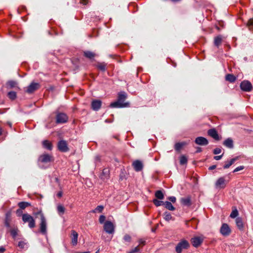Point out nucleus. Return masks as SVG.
Listing matches in <instances>:
<instances>
[{"label": "nucleus", "mask_w": 253, "mask_h": 253, "mask_svg": "<svg viewBox=\"0 0 253 253\" xmlns=\"http://www.w3.org/2000/svg\"><path fill=\"white\" fill-rule=\"evenodd\" d=\"M36 215H39L40 218V222L39 224L40 232L43 235L47 234V221L43 213L41 211H38L35 213Z\"/></svg>", "instance_id": "f257e3e1"}, {"label": "nucleus", "mask_w": 253, "mask_h": 253, "mask_svg": "<svg viewBox=\"0 0 253 253\" xmlns=\"http://www.w3.org/2000/svg\"><path fill=\"white\" fill-rule=\"evenodd\" d=\"M126 95L125 92L120 93L118 95V100L117 102H113L111 104L112 107L122 108L126 107L127 103H124V101L126 99Z\"/></svg>", "instance_id": "f03ea898"}, {"label": "nucleus", "mask_w": 253, "mask_h": 253, "mask_svg": "<svg viewBox=\"0 0 253 253\" xmlns=\"http://www.w3.org/2000/svg\"><path fill=\"white\" fill-rule=\"evenodd\" d=\"M22 220L24 222H28L29 223V227L31 228L35 227V220L31 215L28 213H25L22 215Z\"/></svg>", "instance_id": "7ed1b4c3"}, {"label": "nucleus", "mask_w": 253, "mask_h": 253, "mask_svg": "<svg viewBox=\"0 0 253 253\" xmlns=\"http://www.w3.org/2000/svg\"><path fill=\"white\" fill-rule=\"evenodd\" d=\"M189 247V244L185 240H182L178 243L175 247V251L177 253H181L183 249H187Z\"/></svg>", "instance_id": "20e7f679"}, {"label": "nucleus", "mask_w": 253, "mask_h": 253, "mask_svg": "<svg viewBox=\"0 0 253 253\" xmlns=\"http://www.w3.org/2000/svg\"><path fill=\"white\" fill-rule=\"evenodd\" d=\"M115 227L113 223L110 221H107L104 223V229L108 234H113Z\"/></svg>", "instance_id": "39448f33"}, {"label": "nucleus", "mask_w": 253, "mask_h": 253, "mask_svg": "<svg viewBox=\"0 0 253 253\" xmlns=\"http://www.w3.org/2000/svg\"><path fill=\"white\" fill-rule=\"evenodd\" d=\"M220 232L223 236H228L231 233V229L227 224L223 223L220 229Z\"/></svg>", "instance_id": "423d86ee"}, {"label": "nucleus", "mask_w": 253, "mask_h": 253, "mask_svg": "<svg viewBox=\"0 0 253 253\" xmlns=\"http://www.w3.org/2000/svg\"><path fill=\"white\" fill-rule=\"evenodd\" d=\"M242 90L245 91H250L252 89L253 86L251 83L248 81H244L240 84Z\"/></svg>", "instance_id": "0eeeda50"}, {"label": "nucleus", "mask_w": 253, "mask_h": 253, "mask_svg": "<svg viewBox=\"0 0 253 253\" xmlns=\"http://www.w3.org/2000/svg\"><path fill=\"white\" fill-rule=\"evenodd\" d=\"M40 86L39 83L33 82L27 87L26 92L28 93H32L35 90H37Z\"/></svg>", "instance_id": "6e6552de"}, {"label": "nucleus", "mask_w": 253, "mask_h": 253, "mask_svg": "<svg viewBox=\"0 0 253 253\" xmlns=\"http://www.w3.org/2000/svg\"><path fill=\"white\" fill-rule=\"evenodd\" d=\"M57 147L60 151L66 152L69 151L67 142L65 140H60L58 142Z\"/></svg>", "instance_id": "1a4fd4ad"}, {"label": "nucleus", "mask_w": 253, "mask_h": 253, "mask_svg": "<svg viewBox=\"0 0 253 253\" xmlns=\"http://www.w3.org/2000/svg\"><path fill=\"white\" fill-rule=\"evenodd\" d=\"M204 238L202 236H196L191 239V243L195 247H199L203 242Z\"/></svg>", "instance_id": "9d476101"}, {"label": "nucleus", "mask_w": 253, "mask_h": 253, "mask_svg": "<svg viewBox=\"0 0 253 253\" xmlns=\"http://www.w3.org/2000/svg\"><path fill=\"white\" fill-rule=\"evenodd\" d=\"M195 142L197 145L202 146H206L209 143L208 139L202 136L197 137L195 140Z\"/></svg>", "instance_id": "9b49d317"}, {"label": "nucleus", "mask_w": 253, "mask_h": 253, "mask_svg": "<svg viewBox=\"0 0 253 253\" xmlns=\"http://www.w3.org/2000/svg\"><path fill=\"white\" fill-rule=\"evenodd\" d=\"M68 120V117L64 113H59L56 116V122L57 123H64Z\"/></svg>", "instance_id": "f8f14e48"}, {"label": "nucleus", "mask_w": 253, "mask_h": 253, "mask_svg": "<svg viewBox=\"0 0 253 253\" xmlns=\"http://www.w3.org/2000/svg\"><path fill=\"white\" fill-rule=\"evenodd\" d=\"M52 156L47 154L41 155L39 158V160L40 162L44 163L50 162L52 161Z\"/></svg>", "instance_id": "ddd939ff"}, {"label": "nucleus", "mask_w": 253, "mask_h": 253, "mask_svg": "<svg viewBox=\"0 0 253 253\" xmlns=\"http://www.w3.org/2000/svg\"><path fill=\"white\" fill-rule=\"evenodd\" d=\"M215 187L216 188H223L225 187L226 184H225V180L224 178L223 177H220L219 178L215 184Z\"/></svg>", "instance_id": "4468645a"}, {"label": "nucleus", "mask_w": 253, "mask_h": 253, "mask_svg": "<svg viewBox=\"0 0 253 253\" xmlns=\"http://www.w3.org/2000/svg\"><path fill=\"white\" fill-rule=\"evenodd\" d=\"M132 166L134 169L136 171H141L143 167L142 162L139 160H136L134 161L132 163Z\"/></svg>", "instance_id": "2eb2a0df"}, {"label": "nucleus", "mask_w": 253, "mask_h": 253, "mask_svg": "<svg viewBox=\"0 0 253 253\" xmlns=\"http://www.w3.org/2000/svg\"><path fill=\"white\" fill-rule=\"evenodd\" d=\"M78 234L75 230L71 231V243L73 246H76L78 243Z\"/></svg>", "instance_id": "dca6fc26"}, {"label": "nucleus", "mask_w": 253, "mask_h": 253, "mask_svg": "<svg viewBox=\"0 0 253 253\" xmlns=\"http://www.w3.org/2000/svg\"><path fill=\"white\" fill-rule=\"evenodd\" d=\"M208 133L210 136L214 139L216 140H220V137L218 135V134L215 129L213 128L209 129L208 131Z\"/></svg>", "instance_id": "f3484780"}, {"label": "nucleus", "mask_w": 253, "mask_h": 253, "mask_svg": "<svg viewBox=\"0 0 253 253\" xmlns=\"http://www.w3.org/2000/svg\"><path fill=\"white\" fill-rule=\"evenodd\" d=\"M109 170L108 169H103L100 178L104 181L107 180L109 177Z\"/></svg>", "instance_id": "a211bd4d"}, {"label": "nucleus", "mask_w": 253, "mask_h": 253, "mask_svg": "<svg viewBox=\"0 0 253 253\" xmlns=\"http://www.w3.org/2000/svg\"><path fill=\"white\" fill-rule=\"evenodd\" d=\"M101 105V101L100 100H94L91 103V107L92 109L95 111L99 110Z\"/></svg>", "instance_id": "6ab92c4d"}, {"label": "nucleus", "mask_w": 253, "mask_h": 253, "mask_svg": "<svg viewBox=\"0 0 253 253\" xmlns=\"http://www.w3.org/2000/svg\"><path fill=\"white\" fill-rule=\"evenodd\" d=\"M223 144L226 147L232 149L234 147L233 141L230 138L226 139L223 143Z\"/></svg>", "instance_id": "aec40b11"}, {"label": "nucleus", "mask_w": 253, "mask_h": 253, "mask_svg": "<svg viewBox=\"0 0 253 253\" xmlns=\"http://www.w3.org/2000/svg\"><path fill=\"white\" fill-rule=\"evenodd\" d=\"M180 202L182 205L186 206H189L191 204V199L189 197L181 198Z\"/></svg>", "instance_id": "412c9836"}, {"label": "nucleus", "mask_w": 253, "mask_h": 253, "mask_svg": "<svg viewBox=\"0 0 253 253\" xmlns=\"http://www.w3.org/2000/svg\"><path fill=\"white\" fill-rule=\"evenodd\" d=\"M187 144L188 143L185 141L176 143L174 145L175 150L177 151H179L183 147L186 146Z\"/></svg>", "instance_id": "4be33fe9"}, {"label": "nucleus", "mask_w": 253, "mask_h": 253, "mask_svg": "<svg viewBox=\"0 0 253 253\" xmlns=\"http://www.w3.org/2000/svg\"><path fill=\"white\" fill-rule=\"evenodd\" d=\"M236 224L238 228L240 230H243L244 228V224L242 219L241 217H237L236 219Z\"/></svg>", "instance_id": "5701e85b"}, {"label": "nucleus", "mask_w": 253, "mask_h": 253, "mask_svg": "<svg viewBox=\"0 0 253 253\" xmlns=\"http://www.w3.org/2000/svg\"><path fill=\"white\" fill-rule=\"evenodd\" d=\"M84 55L85 57H86L89 59H93L95 56V54L94 53H93L91 51H84Z\"/></svg>", "instance_id": "b1692460"}, {"label": "nucleus", "mask_w": 253, "mask_h": 253, "mask_svg": "<svg viewBox=\"0 0 253 253\" xmlns=\"http://www.w3.org/2000/svg\"><path fill=\"white\" fill-rule=\"evenodd\" d=\"M7 87L12 88L17 87V83L14 81H9L6 83Z\"/></svg>", "instance_id": "393cba45"}, {"label": "nucleus", "mask_w": 253, "mask_h": 253, "mask_svg": "<svg viewBox=\"0 0 253 253\" xmlns=\"http://www.w3.org/2000/svg\"><path fill=\"white\" fill-rule=\"evenodd\" d=\"M57 210L58 214L60 215H61L64 213L65 211V208L63 205L59 204L57 206Z\"/></svg>", "instance_id": "a878e982"}, {"label": "nucleus", "mask_w": 253, "mask_h": 253, "mask_svg": "<svg viewBox=\"0 0 253 253\" xmlns=\"http://www.w3.org/2000/svg\"><path fill=\"white\" fill-rule=\"evenodd\" d=\"M238 159V157H236L230 160V161L227 164H226L224 166V169H228L229 168L234 162Z\"/></svg>", "instance_id": "bb28decb"}, {"label": "nucleus", "mask_w": 253, "mask_h": 253, "mask_svg": "<svg viewBox=\"0 0 253 253\" xmlns=\"http://www.w3.org/2000/svg\"><path fill=\"white\" fill-rule=\"evenodd\" d=\"M42 145L44 148H46L48 150H51L52 149V144H51V142H50L48 140H44L42 142Z\"/></svg>", "instance_id": "cd10ccee"}, {"label": "nucleus", "mask_w": 253, "mask_h": 253, "mask_svg": "<svg viewBox=\"0 0 253 253\" xmlns=\"http://www.w3.org/2000/svg\"><path fill=\"white\" fill-rule=\"evenodd\" d=\"M164 205L165 206V208L169 210L173 211L175 210V208L172 205L171 203L169 202H165L164 203Z\"/></svg>", "instance_id": "c85d7f7f"}, {"label": "nucleus", "mask_w": 253, "mask_h": 253, "mask_svg": "<svg viewBox=\"0 0 253 253\" xmlns=\"http://www.w3.org/2000/svg\"><path fill=\"white\" fill-rule=\"evenodd\" d=\"M18 206L19 207V208L22 209V210H24L25 209L26 207H28V206H30L31 205L28 202H20L18 203Z\"/></svg>", "instance_id": "c756f323"}, {"label": "nucleus", "mask_w": 253, "mask_h": 253, "mask_svg": "<svg viewBox=\"0 0 253 253\" xmlns=\"http://www.w3.org/2000/svg\"><path fill=\"white\" fill-rule=\"evenodd\" d=\"M226 80L231 83H233L236 80V77L232 74H227L226 76Z\"/></svg>", "instance_id": "7c9ffc66"}, {"label": "nucleus", "mask_w": 253, "mask_h": 253, "mask_svg": "<svg viewBox=\"0 0 253 253\" xmlns=\"http://www.w3.org/2000/svg\"><path fill=\"white\" fill-rule=\"evenodd\" d=\"M222 42V37L220 36H217L214 39V44L218 46H219Z\"/></svg>", "instance_id": "2f4dec72"}, {"label": "nucleus", "mask_w": 253, "mask_h": 253, "mask_svg": "<svg viewBox=\"0 0 253 253\" xmlns=\"http://www.w3.org/2000/svg\"><path fill=\"white\" fill-rule=\"evenodd\" d=\"M155 196L160 200H162L164 198V195L161 190H158L156 192Z\"/></svg>", "instance_id": "473e14b6"}, {"label": "nucleus", "mask_w": 253, "mask_h": 253, "mask_svg": "<svg viewBox=\"0 0 253 253\" xmlns=\"http://www.w3.org/2000/svg\"><path fill=\"white\" fill-rule=\"evenodd\" d=\"M106 64L104 63H98L97 65V67L102 71H105L106 69Z\"/></svg>", "instance_id": "72a5a7b5"}, {"label": "nucleus", "mask_w": 253, "mask_h": 253, "mask_svg": "<svg viewBox=\"0 0 253 253\" xmlns=\"http://www.w3.org/2000/svg\"><path fill=\"white\" fill-rule=\"evenodd\" d=\"M8 96L12 100H14L16 97V93L14 91H10L8 93Z\"/></svg>", "instance_id": "f704fd0d"}, {"label": "nucleus", "mask_w": 253, "mask_h": 253, "mask_svg": "<svg viewBox=\"0 0 253 253\" xmlns=\"http://www.w3.org/2000/svg\"><path fill=\"white\" fill-rule=\"evenodd\" d=\"M238 214L239 213L238 210L236 209H235V210L232 211V212L230 215V216L232 218H234L238 215Z\"/></svg>", "instance_id": "c9c22d12"}, {"label": "nucleus", "mask_w": 253, "mask_h": 253, "mask_svg": "<svg viewBox=\"0 0 253 253\" xmlns=\"http://www.w3.org/2000/svg\"><path fill=\"white\" fill-rule=\"evenodd\" d=\"M103 206H98L94 210H93L92 212L93 213L95 212H101L103 210Z\"/></svg>", "instance_id": "e433bc0d"}, {"label": "nucleus", "mask_w": 253, "mask_h": 253, "mask_svg": "<svg viewBox=\"0 0 253 253\" xmlns=\"http://www.w3.org/2000/svg\"><path fill=\"white\" fill-rule=\"evenodd\" d=\"M164 219L168 221H169L172 219V216L171 214L168 212H165L164 213Z\"/></svg>", "instance_id": "4c0bfd02"}, {"label": "nucleus", "mask_w": 253, "mask_h": 253, "mask_svg": "<svg viewBox=\"0 0 253 253\" xmlns=\"http://www.w3.org/2000/svg\"><path fill=\"white\" fill-rule=\"evenodd\" d=\"M187 159L184 156H181L180 158V164L181 165H184L187 163Z\"/></svg>", "instance_id": "58836bf2"}, {"label": "nucleus", "mask_w": 253, "mask_h": 253, "mask_svg": "<svg viewBox=\"0 0 253 253\" xmlns=\"http://www.w3.org/2000/svg\"><path fill=\"white\" fill-rule=\"evenodd\" d=\"M153 203L157 207L160 206L161 205L164 204V202L158 200L157 199H154L153 200Z\"/></svg>", "instance_id": "ea45409f"}, {"label": "nucleus", "mask_w": 253, "mask_h": 253, "mask_svg": "<svg viewBox=\"0 0 253 253\" xmlns=\"http://www.w3.org/2000/svg\"><path fill=\"white\" fill-rule=\"evenodd\" d=\"M17 231H18L17 228H14V229L11 230L10 232L13 237H15L16 236V235H17Z\"/></svg>", "instance_id": "a19ab883"}, {"label": "nucleus", "mask_w": 253, "mask_h": 253, "mask_svg": "<svg viewBox=\"0 0 253 253\" xmlns=\"http://www.w3.org/2000/svg\"><path fill=\"white\" fill-rule=\"evenodd\" d=\"M124 240L126 242H130L131 241V237L128 234H126L124 237Z\"/></svg>", "instance_id": "79ce46f5"}, {"label": "nucleus", "mask_w": 253, "mask_h": 253, "mask_svg": "<svg viewBox=\"0 0 253 253\" xmlns=\"http://www.w3.org/2000/svg\"><path fill=\"white\" fill-rule=\"evenodd\" d=\"M139 252V249L138 248V246L136 247L133 249L131 250L128 253H136Z\"/></svg>", "instance_id": "37998d69"}, {"label": "nucleus", "mask_w": 253, "mask_h": 253, "mask_svg": "<svg viewBox=\"0 0 253 253\" xmlns=\"http://www.w3.org/2000/svg\"><path fill=\"white\" fill-rule=\"evenodd\" d=\"M248 25L250 27V29H253V19L249 20Z\"/></svg>", "instance_id": "c03bdc74"}, {"label": "nucleus", "mask_w": 253, "mask_h": 253, "mask_svg": "<svg viewBox=\"0 0 253 253\" xmlns=\"http://www.w3.org/2000/svg\"><path fill=\"white\" fill-rule=\"evenodd\" d=\"M221 152V149L219 148H216L213 150V153L215 155L218 154Z\"/></svg>", "instance_id": "a18cd8bd"}, {"label": "nucleus", "mask_w": 253, "mask_h": 253, "mask_svg": "<svg viewBox=\"0 0 253 253\" xmlns=\"http://www.w3.org/2000/svg\"><path fill=\"white\" fill-rule=\"evenodd\" d=\"M105 219H106V217L104 215H100L99 219L100 223H103L104 222V221L105 220Z\"/></svg>", "instance_id": "49530a36"}, {"label": "nucleus", "mask_w": 253, "mask_h": 253, "mask_svg": "<svg viewBox=\"0 0 253 253\" xmlns=\"http://www.w3.org/2000/svg\"><path fill=\"white\" fill-rule=\"evenodd\" d=\"M244 169V167L243 166H240V167H238L237 168H236L234 170H233V172H237L238 171H240L241 170H242Z\"/></svg>", "instance_id": "de8ad7c7"}, {"label": "nucleus", "mask_w": 253, "mask_h": 253, "mask_svg": "<svg viewBox=\"0 0 253 253\" xmlns=\"http://www.w3.org/2000/svg\"><path fill=\"white\" fill-rule=\"evenodd\" d=\"M26 243L23 241H20L18 243V246L21 249H23Z\"/></svg>", "instance_id": "09e8293b"}, {"label": "nucleus", "mask_w": 253, "mask_h": 253, "mask_svg": "<svg viewBox=\"0 0 253 253\" xmlns=\"http://www.w3.org/2000/svg\"><path fill=\"white\" fill-rule=\"evenodd\" d=\"M168 199L172 203H175L176 201V198L174 196L169 197L168 198Z\"/></svg>", "instance_id": "8fccbe9b"}, {"label": "nucleus", "mask_w": 253, "mask_h": 253, "mask_svg": "<svg viewBox=\"0 0 253 253\" xmlns=\"http://www.w3.org/2000/svg\"><path fill=\"white\" fill-rule=\"evenodd\" d=\"M222 156H223V154L221 155H220V156H215V157H214V159L215 160H219L220 159H221Z\"/></svg>", "instance_id": "3c124183"}, {"label": "nucleus", "mask_w": 253, "mask_h": 253, "mask_svg": "<svg viewBox=\"0 0 253 253\" xmlns=\"http://www.w3.org/2000/svg\"><path fill=\"white\" fill-rule=\"evenodd\" d=\"M138 242L140 244L144 245L145 243V241L143 239H139Z\"/></svg>", "instance_id": "603ef678"}, {"label": "nucleus", "mask_w": 253, "mask_h": 253, "mask_svg": "<svg viewBox=\"0 0 253 253\" xmlns=\"http://www.w3.org/2000/svg\"><path fill=\"white\" fill-rule=\"evenodd\" d=\"M81 2L84 5H86L87 3V1L86 0H80Z\"/></svg>", "instance_id": "864d4df0"}, {"label": "nucleus", "mask_w": 253, "mask_h": 253, "mask_svg": "<svg viewBox=\"0 0 253 253\" xmlns=\"http://www.w3.org/2000/svg\"><path fill=\"white\" fill-rule=\"evenodd\" d=\"M196 149H197L196 151V153H199L202 151V148L200 147H198L196 148Z\"/></svg>", "instance_id": "5fc2aeb1"}, {"label": "nucleus", "mask_w": 253, "mask_h": 253, "mask_svg": "<svg viewBox=\"0 0 253 253\" xmlns=\"http://www.w3.org/2000/svg\"><path fill=\"white\" fill-rule=\"evenodd\" d=\"M216 168V166L215 165H212L210 167H209V169L210 170H212V169H214Z\"/></svg>", "instance_id": "6e6d98bb"}, {"label": "nucleus", "mask_w": 253, "mask_h": 253, "mask_svg": "<svg viewBox=\"0 0 253 253\" xmlns=\"http://www.w3.org/2000/svg\"><path fill=\"white\" fill-rule=\"evenodd\" d=\"M22 209H21L20 208V209H18L16 211V213L17 214H20L22 213Z\"/></svg>", "instance_id": "4d7b16f0"}, {"label": "nucleus", "mask_w": 253, "mask_h": 253, "mask_svg": "<svg viewBox=\"0 0 253 253\" xmlns=\"http://www.w3.org/2000/svg\"><path fill=\"white\" fill-rule=\"evenodd\" d=\"M5 251V249L2 247H0V253H2L4 252Z\"/></svg>", "instance_id": "13d9d810"}, {"label": "nucleus", "mask_w": 253, "mask_h": 253, "mask_svg": "<svg viewBox=\"0 0 253 253\" xmlns=\"http://www.w3.org/2000/svg\"><path fill=\"white\" fill-rule=\"evenodd\" d=\"M57 195L59 198L61 197L62 196V192H58Z\"/></svg>", "instance_id": "bf43d9fd"}, {"label": "nucleus", "mask_w": 253, "mask_h": 253, "mask_svg": "<svg viewBox=\"0 0 253 253\" xmlns=\"http://www.w3.org/2000/svg\"><path fill=\"white\" fill-rule=\"evenodd\" d=\"M5 225L8 227L10 226L9 223L7 221L5 222Z\"/></svg>", "instance_id": "052dcab7"}, {"label": "nucleus", "mask_w": 253, "mask_h": 253, "mask_svg": "<svg viewBox=\"0 0 253 253\" xmlns=\"http://www.w3.org/2000/svg\"><path fill=\"white\" fill-rule=\"evenodd\" d=\"M75 253H90V252H82V253L76 252Z\"/></svg>", "instance_id": "680f3d73"}, {"label": "nucleus", "mask_w": 253, "mask_h": 253, "mask_svg": "<svg viewBox=\"0 0 253 253\" xmlns=\"http://www.w3.org/2000/svg\"><path fill=\"white\" fill-rule=\"evenodd\" d=\"M96 160H99V157L98 156L96 157Z\"/></svg>", "instance_id": "e2e57ef3"}, {"label": "nucleus", "mask_w": 253, "mask_h": 253, "mask_svg": "<svg viewBox=\"0 0 253 253\" xmlns=\"http://www.w3.org/2000/svg\"><path fill=\"white\" fill-rule=\"evenodd\" d=\"M155 230H156V229H152V232H155Z\"/></svg>", "instance_id": "0e129e2a"}, {"label": "nucleus", "mask_w": 253, "mask_h": 253, "mask_svg": "<svg viewBox=\"0 0 253 253\" xmlns=\"http://www.w3.org/2000/svg\"><path fill=\"white\" fill-rule=\"evenodd\" d=\"M1 134V128L0 127V135Z\"/></svg>", "instance_id": "69168bd1"}, {"label": "nucleus", "mask_w": 253, "mask_h": 253, "mask_svg": "<svg viewBox=\"0 0 253 253\" xmlns=\"http://www.w3.org/2000/svg\"><path fill=\"white\" fill-rule=\"evenodd\" d=\"M8 125H9L10 126H11V123H8Z\"/></svg>", "instance_id": "338daca9"}, {"label": "nucleus", "mask_w": 253, "mask_h": 253, "mask_svg": "<svg viewBox=\"0 0 253 253\" xmlns=\"http://www.w3.org/2000/svg\"><path fill=\"white\" fill-rule=\"evenodd\" d=\"M99 250L96 252V253H98Z\"/></svg>", "instance_id": "774afa93"}]
</instances>
